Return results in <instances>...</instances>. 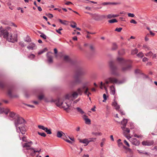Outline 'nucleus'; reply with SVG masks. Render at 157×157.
Segmentation results:
<instances>
[{"label": "nucleus", "instance_id": "obj_1", "mask_svg": "<svg viewBox=\"0 0 157 157\" xmlns=\"http://www.w3.org/2000/svg\"><path fill=\"white\" fill-rule=\"evenodd\" d=\"M70 96V95L67 94L62 99L59 98L56 100L55 101L56 105L59 107L62 106V107L67 111V109H69L71 102L69 100Z\"/></svg>", "mask_w": 157, "mask_h": 157}, {"label": "nucleus", "instance_id": "obj_2", "mask_svg": "<svg viewBox=\"0 0 157 157\" xmlns=\"http://www.w3.org/2000/svg\"><path fill=\"white\" fill-rule=\"evenodd\" d=\"M1 32L2 34H3V37L6 38L8 41L13 43L17 41V34L9 33L6 29H3Z\"/></svg>", "mask_w": 157, "mask_h": 157}, {"label": "nucleus", "instance_id": "obj_3", "mask_svg": "<svg viewBox=\"0 0 157 157\" xmlns=\"http://www.w3.org/2000/svg\"><path fill=\"white\" fill-rule=\"evenodd\" d=\"M117 61L123 66L121 68V70L123 71H126L130 70L131 68L130 65H126V62L128 61L123 58H117Z\"/></svg>", "mask_w": 157, "mask_h": 157}, {"label": "nucleus", "instance_id": "obj_4", "mask_svg": "<svg viewBox=\"0 0 157 157\" xmlns=\"http://www.w3.org/2000/svg\"><path fill=\"white\" fill-rule=\"evenodd\" d=\"M33 144V142L31 141L28 142V143H25L23 145V147L24 148L26 147V150L30 151V152H29V153H30V154L32 156H34L35 155V153L36 152H39L40 151H40H36L35 150V149L32 148L30 147L31 146V145Z\"/></svg>", "mask_w": 157, "mask_h": 157}, {"label": "nucleus", "instance_id": "obj_5", "mask_svg": "<svg viewBox=\"0 0 157 157\" xmlns=\"http://www.w3.org/2000/svg\"><path fill=\"white\" fill-rule=\"evenodd\" d=\"M105 83H103L102 82H100V86H104V88L105 90H106L107 88L105 87V84H108L110 83H118L117 80L114 78L110 77L108 78L105 80Z\"/></svg>", "mask_w": 157, "mask_h": 157}, {"label": "nucleus", "instance_id": "obj_6", "mask_svg": "<svg viewBox=\"0 0 157 157\" xmlns=\"http://www.w3.org/2000/svg\"><path fill=\"white\" fill-rule=\"evenodd\" d=\"M109 66L111 74L112 75H117V68L115 65L114 62L110 61L109 63Z\"/></svg>", "mask_w": 157, "mask_h": 157}, {"label": "nucleus", "instance_id": "obj_7", "mask_svg": "<svg viewBox=\"0 0 157 157\" xmlns=\"http://www.w3.org/2000/svg\"><path fill=\"white\" fill-rule=\"evenodd\" d=\"M88 13L91 15L94 20L97 21L102 20L106 17V16L104 15H100L97 13L92 14L89 13Z\"/></svg>", "mask_w": 157, "mask_h": 157}, {"label": "nucleus", "instance_id": "obj_8", "mask_svg": "<svg viewBox=\"0 0 157 157\" xmlns=\"http://www.w3.org/2000/svg\"><path fill=\"white\" fill-rule=\"evenodd\" d=\"M25 121V120L22 117H19V116H17L14 121L16 127H18L19 124L23 123Z\"/></svg>", "mask_w": 157, "mask_h": 157}, {"label": "nucleus", "instance_id": "obj_9", "mask_svg": "<svg viewBox=\"0 0 157 157\" xmlns=\"http://www.w3.org/2000/svg\"><path fill=\"white\" fill-rule=\"evenodd\" d=\"M7 93L8 95L10 98H17L18 96L14 94V89L13 87H10L8 88Z\"/></svg>", "mask_w": 157, "mask_h": 157}, {"label": "nucleus", "instance_id": "obj_10", "mask_svg": "<svg viewBox=\"0 0 157 157\" xmlns=\"http://www.w3.org/2000/svg\"><path fill=\"white\" fill-rule=\"evenodd\" d=\"M74 78L75 79V80L71 81L69 82V85L71 86H74L81 83V81L78 77L75 76Z\"/></svg>", "mask_w": 157, "mask_h": 157}, {"label": "nucleus", "instance_id": "obj_11", "mask_svg": "<svg viewBox=\"0 0 157 157\" xmlns=\"http://www.w3.org/2000/svg\"><path fill=\"white\" fill-rule=\"evenodd\" d=\"M130 141L132 144L135 146H139L140 144V142L139 140L135 138H132L130 140Z\"/></svg>", "mask_w": 157, "mask_h": 157}, {"label": "nucleus", "instance_id": "obj_12", "mask_svg": "<svg viewBox=\"0 0 157 157\" xmlns=\"http://www.w3.org/2000/svg\"><path fill=\"white\" fill-rule=\"evenodd\" d=\"M17 131L19 132H20L22 134L25 133L26 131V128L24 126L20 127H18L16 128Z\"/></svg>", "mask_w": 157, "mask_h": 157}, {"label": "nucleus", "instance_id": "obj_13", "mask_svg": "<svg viewBox=\"0 0 157 157\" xmlns=\"http://www.w3.org/2000/svg\"><path fill=\"white\" fill-rule=\"evenodd\" d=\"M9 112V116L10 118V119L11 120H13V119L15 120L17 118V116H18L17 115H16L13 112H10V111L8 112Z\"/></svg>", "mask_w": 157, "mask_h": 157}, {"label": "nucleus", "instance_id": "obj_14", "mask_svg": "<svg viewBox=\"0 0 157 157\" xmlns=\"http://www.w3.org/2000/svg\"><path fill=\"white\" fill-rule=\"evenodd\" d=\"M52 53L49 52H48L47 54V58L48 59V62L49 63H52L53 62V57L50 55V54Z\"/></svg>", "mask_w": 157, "mask_h": 157}, {"label": "nucleus", "instance_id": "obj_15", "mask_svg": "<svg viewBox=\"0 0 157 157\" xmlns=\"http://www.w3.org/2000/svg\"><path fill=\"white\" fill-rule=\"evenodd\" d=\"M112 105L114 107V109L117 110H118L120 109V106L118 105L117 102L115 101V99H114V101L113 102Z\"/></svg>", "mask_w": 157, "mask_h": 157}, {"label": "nucleus", "instance_id": "obj_16", "mask_svg": "<svg viewBox=\"0 0 157 157\" xmlns=\"http://www.w3.org/2000/svg\"><path fill=\"white\" fill-rule=\"evenodd\" d=\"M153 141H143L142 142V144L144 146H151L153 144Z\"/></svg>", "mask_w": 157, "mask_h": 157}, {"label": "nucleus", "instance_id": "obj_17", "mask_svg": "<svg viewBox=\"0 0 157 157\" xmlns=\"http://www.w3.org/2000/svg\"><path fill=\"white\" fill-rule=\"evenodd\" d=\"M27 48L29 50H33L36 49V47L34 43H31L29 44L27 46Z\"/></svg>", "mask_w": 157, "mask_h": 157}, {"label": "nucleus", "instance_id": "obj_18", "mask_svg": "<svg viewBox=\"0 0 157 157\" xmlns=\"http://www.w3.org/2000/svg\"><path fill=\"white\" fill-rule=\"evenodd\" d=\"M86 88V86H83L82 87L79 88H78L77 90V92L79 95H82L83 90H84Z\"/></svg>", "mask_w": 157, "mask_h": 157}, {"label": "nucleus", "instance_id": "obj_19", "mask_svg": "<svg viewBox=\"0 0 157 157\" xmlns=\"http://www.w3.org/2000/svg\"><path fill=\"white\" fill-rule=\"evenodd\" d=\"M9 109L8 108H2L0 107V113H5L6 115L8 114Z\"/></svg>", "mask_w": 157, "mask_h": 157}, {"label": "nucleus", "instance_id": "obj_20", "mask_svg": "<svg viewBox=\"0 0 157 157\" xmlns=\"http://www.w3.org/2000/svg\"><path fill=\"white\" fill-rule=\"evenodd\" d=\"M117 144L118 146L119 147H123L125 149H127L128 151L130 153H132V151L131 149L129 148H127L126 147H125L123 145L122 143L120 142H119Z\"/></svg>", "mask_w": 157, "mask_h": 157}, {"label": "nucleus", "instance_id": "obj_21", "mask_svg": "<svg viewBox=\"0 0 157 157\" xmlns=\"http://www.w3.org/2000/svg\"><path fill=\"white\" fill-rule=\"evenodd\" d=\"M83 118L85 121V123L88 124H90L91 121L88 118V117L84 115L82 117Z\"/></svg>", "mask_w": 157, "mask_h": 157}, {"label": "nucleus", "instance_id": "obj_22", "mask_svg": "<svg viewBox=\"0 0 157 157\" xmlns=\"http://www.w3.org/2000/svg\"><path fill=\"white\" fill-rule=\"evenodd\" d=\"M128 122V120L126 119H124L123 120L121 121V124L123 125L121 127L122 129H124V127H126V124Z\"/></svg>", "mask_w": 157, "mask_h": 157}, {"label": "nucleus", "instance_id": "obj_23", "mask_svg": "<svg viewBox=\"0 0 157 157\" xmlns=\"http://www.w3.org/2000/svg\"><path fill=\"white\" fill-rule=\"evenodd\" d=\"M79 141L80 143H82L86 144L85 146L89 144V140L87 139H84L83 140L79 139Z\"/></svg>", "mask_w": 157, "mask_h": 157}, {"label": "nucleus", "instance_id": "obj_24", "mask_svg": "<svg viewBox=\"0 0 157 157\" xmlns=\"http://www.w3.org/2000/svg\"><path fill=\"white\" fill-rule=\"evenodd\" d=\"M110 88L111 94L114 95L115 93V90L114 86L113 85L112 86L110 87Z\"/></svg>", "mask_w": 157, "mask_h": 157}, {"label": "nucleus", "instance_id": "obj_25", "mask_svg": "<svg viewBox=\"0 0 157 157\" xmlns=\"http://www.w3.org/2000/svg\"><path fill=\"white\" fill-rule=\"evenodd\" d=\"M63 134H64V133L61 131H59L57 132L56 136L60 138L63 135Z\"/></svg>", "mask_w": 157, "mask_h": 157}, {"label": "nucleus", "instance_id": "obj_26", "mask_svg": "<svg viewBox=\"0 0 157 157\" xmlns=\"http://www.w3.org/2000/svg\"><path fill=\"white\" fill-rule=\"evenodd\" d=\"M92 134L95 136H101L102 134L100 132H92Z\"/></svg>", "mask_w": 157, "mask_h": 157}, {"label": "nucleus", "instance_id": "obj_27", "mask_svg": "<svg viewBox=\"0 0 157 157\" xmlns=\"http://www.w3.org/2000/svg\"><path fill=\"white\" fill-rule=\"evenodd\" d=\"M76 109L78 111L82 114H83L84 113V112L80 108L77 107L76 108Z\"/></svg>", "mask_w": 157, "mask_h": 157}, {"label": "nucleus", "instance_id": "obj_28", "mask_svg": "<svg viewBox=\"0 0 157 157\" xmlns=\"http://www.w3.org/2000/svg\"><path fill=\"white\" fill-rule=\"evenodd\" d=\"M78 95V94L77 92H74L71 95L73 98H75L77 97Z\"/></svg>", "mask_w": 157, "mask_h": 157}, {"label": "nucleus", "instance_id": "obj_29", "mask_svg": "<svg viewBox=\"0 0 157 157\" xmlns=\"http://www.w3.org/2000/svg\"><path fill=\"white\" fill-rule=\"evenodd\" d=\"M64 60L66 62H69L70 59L68 56H65L64 57Z\"/></svg>", "mask_w": 157, "mask_h": 157}, {"label": "nucleus", "instance_id": "obj_30", "mask_svg": "<svg viewBox=\"0 0 157 157\" xmlns=\"http://www.w3.org/2000/svg\"><path fill=\"white\" fill-rule=\"evenodd\" d=\"M25 41L27 42H30L31 41V39L30 37L29 36H27L25 39Z\"/></svg>", "mask_w": 157, "mask_h": 157}, {"label": "nucleus", "instance_id": "obj_31", "mask_svg": "<svg viewBox=\"0 0 157 157\" xmlns=\"http://www.w3.org/2000/svg\"><path fill=\"white\" fill-rule=\"evenodd\" d=\"M47 49L46 48H45L43 50H41L38 52V55H40L44 52L47 51Z\"/></svg>", "mask_w": 157, "mask_h": 157}, {"label": "nucleus", "instance_id": "obj_32", "mask_svg": "<svg viewBox=\"0 0 157 157\" xmlns=\"http://www.w3.org/2000/svg\"><path fill=\"white\" fill-rule=\"evenodd\" d=\"M145 56L147 57H151L153 55V53L151 52H150L145 54Z\"/></svg>", "mask_w": 157, "mask_h": 157}, {"label": "nucleus", "instance_id": "obj_33", "mask_svg": "<svg viewBox=\"0 0 157 157\" xmlns=\"http://www.w3.org/2000/svg\"><path fill=\"white\" fill-rule=\"evenodd\" d=\"M117 48V46L116 44L115 43H113V44L112 49L113 50H115Z\"/></svg>", "mask_w": 157, "mask_h": 157}, {"label": "nucleus", "instance_id": "obj_34", "mask_svg": "<svg viewBox=\"0 0 157 157\" xmlns=\"http://www.w3.org/2000/svg\"><path fill=\"white\" fill-rule=\"evenodd\" d=\"M138 52V50L137 49L135 48L134 50L132 51L131 53L132 55H134L136 54Z\"/></svg>", "mask_w": 157, "mask_h": 157}, {"label": "nucleus", "instance_id": "obj_35", "mask_svg": "<svg viewBox=\"0 0 157 157\" xmlns=\"http://www.w3.org/2000/svg\"><path fill=\"white\" fill-rule=\"evenodd\" d=\"M89 143L90 142H94L96 141V138H90L88 139Z\"/></svg>", "mask_w": 157, "mask_h": 157}, {"label": "nucleus", "instance_id": "obj_36", "mask_svg": "<svg viewBox=\"0 0 157 157\" xmlns=\"http://www.w3.org/2000/svg\"><path fill=\"white\" fill-rule=\"evenodd\" d=\"M38 98L40 100H41L42 99H44V100L46 101L45 98L44 97V95L43 94H41L38 97Z\"/></svg>", "mask_w": 157, "mask_h": 157}, {"label": "nucleus", "instance_id": "obj_37", "mask_svg": "<svg viewBox=\"0 0 157 157\" xmlns=\"http://www.w3.org/2000/svg\"><path fill=\"white\" fill-rule=\"evenodd\" d=\"M38 127L39 128L43 130L44 131H45L47 128V127H44V126L41 125H39Z\"/></svg>", "mask_w": 157, "mask_h": 157}, {"label": "nucleus", "instance_id": "obj_38", "mask_svg": "<svg viewBox=\"0 0 157 157\" xmlns=\"http://www.w3.org/2000/svg\"><path fill=\"white\" fill-rule=\"evenodd\" d=\"M124 129H122L124 133H125L126 132L127 133H129L130 132V130L129 128H126L125 127H124Z\"/></svg>", "mask_w": 157, "mask_h": 157}, {"label": "nucleus", "instance_id": "obj_39", "mask_svg": "<svg viewBox=\"0 0 157 157\" xmlns=\"http://www.w3.org/2000/svg\"><path fill=\"white\" fill-rule=\"evenodd\" d=\"M59 21L62 24H63V25H67V23H66V22H67V21H65V20H64L63 21L62 20H61V19H59Z\"/></svg>", "mask_w": 157, "mask_h": 157}, {"label": "nucleus", "instance_id": "obj_40", "mask_svg": "<svg viewBox=\"0 0 157 157\" xmlns=\"http://www.w3.org/2000/svg\"><path fill=\"white\" fill-rule=\"evenodd\" d=\"M117 21L116 19H112L110 20H109L108 21V22L109 23H113L114 22H117Z\"/></svg>", "mask_w": 157, "mask_h": 157}, {"label": "nucleus", "instance_id": "obj_41", "mask_svg": "<svg viewBox=\"0 0 157 157\" xmlns=\"http://www.w3.org/2000/svg\"><path fill=\"white\" fill-rule=\"evenodd\" d=\"M45 131L48 134H51L52 133L51 129H48L47 128H46Z\"/></svg>", "mask_w": 157, "mask_h": 157}, {"label": "nucleus", "instance_id": "obj_42", "mask_svg": "<svg viewBox=\"0 0 157 157\" xmlns=\"http://www.w3.org/2000/svg\"><path fill=\"white\" fill-rule=\"evenodd\" d=\"M38 134L41 136H42L43 137H45L46 136V134H45V133L44 132H38Z\"/></svg>", "mask_w": 157, "mask_h": 157}, {"label": "nucleus", "instance_id": "obj_43", "mask_svg": "<svg viewBox=\"0 0 157 157\" xmlns=\"http://www.w3.org/2000/svg\"><path fill=\"white\" fill-rule=\"evenodd\" d=\"M137 56L139 57L142 58L144 56V54L142 52H140L137 55Z\"/></svg>", "mask_w": 157, "mask_h": 157}, {"label": "nucleus", "instance_id": "obj_44", "mask_svg": "<svg viewBox=\"0 0 157 157\" xmlns=\"http://www.w3.org/2000/svg\"><path fill=\"white\" fill-rule=\"evenodd\" d=\"M35 57V55L33 54H31L28 56V57L30 59H32Z\"/></svg>", "mask_w": 157, "mask_h": 157}, {"label": "nucleus", "instance_id": "obj_45", "mask_svg": "<svg viewBox=\"0 0 157 157\" xmlns=\"http://www.w3.org/2000/svg\"><path fill=\"white\" fill-rule=\"evenodd\" d=\"M63 30V29L61 27L59 28L58 29H56V31L59 33V34H61V33L60 32V31L62 30Z\"/></svg>", "mask_w": 157, "mask_h": 157}, {"label": "nucleus", "instance_id": "obj_46", "mask_svg": "<svg viewBox=\"0 0 157 157\" xmlns=\"http://www.w3.org/2000/svg\"><path fill=\"white\" fill-rule=\"evenodd\" d=\"M111 4L110 2H104L101 3V5L104 6L111 5Z\"/></svg>", "mask_w": 157, "mask_h": 157}, {"label": "nucleus", "instance_id": "obj_47", "mask_svg": "<svg viewBox=\"0 0 157 157\" xmlns=\"http://www.w3.org/2000/svg\"><path fill=\"white\" fill-rule=\"evenodd\" d=\"M40 33L41 34V35H40V37L44 39H46L47 36L45 35L43 33Z\"/></svg>", "mask_w": 157, "mask_h": 157}, {"label": "nucleus", "instance_id": "obj_48", "mask_svg": "<svg viewBox=\"0 0 157 157\" xmlns=\"http://www.w3.org/2000/svg\"><path fill=\"white\" fill-rule=\"evenodd\" d=\"M19 44L22 47H24L25 46V44L24 42L22 41L20 42Z\"/></svg>", "mask_w": 157, "mask_h": 157}, {"label": "nucleus", "instance_id": "obj_49", "mask_svg": "<svg viewBox=\"0 0 157 157\" xmlns=\"http://www.w3.org/2000/svg\"><path fill=\"white\" fill-rule=\"evenodd\" d=\"M143 48L145 49L146 50H149L150 49L146 45H143Z\"/></svg>", "mask_w": 157, "mask_h": 157}, {"label": "nucleus", "instance_id": "obj_50", "mask_svg": "<svg viewBox=\"0 0 157 157\" xmlns=\"http://www.w3.org/2000/svg\"><path fill=\"white\" fill-rule=\"evenodd\" d=\"M128 16L129 17H134L135 16V15L133 13H128Z\"/></svg>", "mask_w": 157, "mask_h": 157}, {"label": "nucleus", "instance_id": "obj_51", "mask_svg": "<svg viewBox=\"0 0 157 157\" xmlns=\"http://www.w3.org/2000/svg\"><path fill=\"white\" fill-rule=\"evenodd\" d=\"M122 29V28H117L115 29V31H117L118 32H120L121 31Z\"/></svg>", "mask_w": 157, "mask_h": 157}, {"label": "nucleus", "instance_id": "obj_52", "mask_svg": "<svg viewBox=\"0 0 157 157\" xmlns=\"http://www.w3.org/2000/svg\"><path fill=\"white\" fill-rule=\"evenodd\" d=\"M63 140H64L65 141L71 144H72V142L70 140H69L65 139H64L63 138Z\"/></svg>", "mask_w": 157, "mask_h": 157}, {"label": "nucleus", "instance_id": "obj_53", "mask_svg": "<svg viewBox=\"0 0 157 157\" xmlns=\"http://www.w3.org/2000/svg\"><path fill=\"white\" fill-rule=\"evenodd\" d=\"M73 23H74V25H71V26L73 28H76V23L74 22H73Z\"/></svg>", "mask_w": 157, "mask_h": 157}, {"label": "nucleus", "instance_id": "obj_54", "mask_svg": "<svg viewBox=\"0 0 157 157\" xmlns=\"http://www.w3.org/2000/svg\"><path fill=\"white\" fill-rule=\"evenodd\" d=\"M107 17L108 19H110L113 17V14H108L107 16Z\"/></svg>", "mask_w": 157, "mask_h": 157}, {"label": "nucleus", "instance_id": "obj_55", "mask_svg": "<svg viewBox=\"0 0 157 157\" xmlns=\"http://www.w3.org/2000/svg\"><path fill=\"white\" fill-rule=\"evenodd\" d=\"M130 23H133L134 24H136L137 23V22H136L134 20L132 19L130 21Z\"/></svg>", "mask_w": 157, "mask_h": 157}, {"label": "nucleus", "instance_id": "obj_56", "mask_svg": "<svg viewBox=\"0 0 157 157\" xmlns=\"http://www.w3.org/2000/svg\"><path fill=\"white\" fill-rule=\"evenodd\" d=\"M124 143L128 147H130V145L129 143L127 142V141L126 140H124Z\"/></svg>", "mask_w": 157, "mask_h": 157}, {"label": "nucleus", "instance_id": "obj_57", "mask_svg": "<svg viewBox=\"0 0 157 157\" xmlns=\"http://www.w3.org/2000/svg\"><path fill=\"white\" fill-rule=\"evenodd\" d=\"M134 136L135 137L139 138H141L142 137V135H138L136 134H135L134 135Z\"/></svg>", "mask_w": 157, "mask_h": 157}, {"label": "nucleus", "instance_id": "obj_58", "mask_svg": "<svg viewBox=\"0 0 157 157\" xmlns=\"http://www.w3.org/2000/svg\"><path fill=\"white\" fill-rule=\"evenodd\" d=\"M85 89H86L85 91H84V94H87L88 93V90H89L88 88L87 87H86V88Z\"/></svg>", "mask_w": 157, "mask_h": 157}, {"label": "nucleus", "instance_id": "obj_59", "mask_svg": "<svg viewBox=\"0 0 157 157\" xmlns=\"http://www.w3.org/2000/svg\"><path fill=\"white\" fill-rule=\"evenodd\" d=\"M85 72H83V71H81L79 73H78V75H84L85 74Z\"/></svg>", "mask_w": 157, "mask_h": 157}, {"label": "nucleus", "instance_id": "obj_60", "mask_svg": "<svg viewBox=\"0 0 157 157\" xmlns=\"http://www.w3.org/2000/svg\"><path fill=\"white\" fill-rule=\"evenodd\" d=\"M48 17L51 18L53 17V15L51 13H48Z\"/></svg>", "mask_w": 157, "mask_h": 157}, {"label": "nucleus", "instance_id": "obj_61", "mask_svg": "<svg viewBox=\"0 0 157 157\" xmlns=\"http://www.w3.org/2000/svg\"><path fill=\"white\" fill-rule=\"evenodd\" d=\"M103 97L104 99L105 100H107V97L106 95L105 94H104L103 95Z\"/></svg>", "mask_w": 157, "mask_h": 157}, {"label": "nucleus", "instance_id": "obj_62", "mask_svg": "<svg viewBox=\"0 0 157 157\" xmlns=\"http://www.w3.org/2000/svg\"><path fill=\"white\" fill-rule=\"evenodd\" d=\"M111 5H116L119 4H120V3H115V2H111Z\"/></svg>", "mask_w": 157, "mask_h": 157}, {"label": "nucleus", "instance_id": "obj_63", "mask_svg": "<svg viewBox=\"0 0 157 157\" xmlns=\"http://www.w3.org/2000/svg\"><path fill=\"white\" fill-rule=\"evenodd\" d=\"M148 60V59L146 57H144L143 59V62H146V61H147Z\"/></svg>", "mask_w": 157, "mask_h": 157}, {"label": "nucleus", "instance_id": "obj_64", "mask_svg": "<svg viewBox=\"0 0 157 157\" xmlns=\"http://www.w3.org/2000/svg\"><path fill=\"white\" fill-rule=\"evenodd\" d=\"M150 34L152 36H154L155 35V33L152 32L151 30L150 31Z\"/></svg>", "mask_w": 157, "mask_h": 157}]
</instances>
